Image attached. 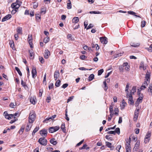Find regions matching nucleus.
Instances as JSON below:
<instances>
[{
    "label": "nucleus",
    "mask_w": 152,
    "mask_h": 152,
    "mask_svg": "<svg viewBox=\"0 0 152 152\" xmlns=\"http://www.w3.org/2000/svg\"><path fill=\"white\" fill-rule=\"evenodd\" d=\"M38 142L41 145L45 146L47 144V140L44 137L40 138L38 141Z\"/></svg>",
    "instance_id": "nucleus-1"
},
{
    "label": "nucleus",
    "mask_w": 152,
    "mask_h": 152,
    "mask_svg": "<svg viewBox=\"0 0 152 152\" xmlns=\"http://www.w3.org/2000/svg\"><path fill=\"white\" fill-rule=\"evenodd\" d=\"M18 0H17L16 2L13 3L11 5V7L13 9H15V10H18V9L20 7V4L17 3Z\"/></svg>",
    "instance_id": "nucleus-2"
},
{
    "label": "nucleus",
    "mask_w": 152,
    "mask_h": 152,
    "mask_svg": "<svg viewBox=\"0 0 152 152\" xmlns=\"http://www.w3.org/2000/svg\"><path fill=\"white\" fill-rule=\"evenodd\" d=\"M35 114H32L31 113H30L29 116V122L30 123H32L34 120Z\"/></svg>",
    "instance_id": "nucleus-3"
},
{
    "label": "nucleus",
    "mask_w": 152,
    "mask_h": 152,
    "mask_svg": "<svg viewBox=\"0 0 152 152\" xmlns=\"http://www.w3.org/2000/svg\"><path fill=\"white\" fill-rule=\"evenodd\" d=\"M47 131L45 129H43L40 131V135L45 138L47 135Z\"/></svg>",
    "instance_id": "nucleus-4"
},
{
    "label": "nucleus",
    "mask_w": 152,
    "mask_h": 152,
    "mask_svg": "<svg viewBox=\"0 0 152 152\" xmlns=\"http://www.w3.org/2000/svg\"><path fill=\"white\" fill-rule=\"evenodd\" d=\"M100 40L101 42L103 44H106L107 43V38L106 37H100Z\"/></svg>",
    "instance_id": "nucleus-5"
},
{
    "label": "nucleus",
    "mask_w": 152,
    "mask_h": 152,
    "mask_svg": "<svg viewBox=\"0 0 152 152\" xmlns=\"http://www.w3.org/2000/svg\"><path fill=\"white\" fill-rule=\"evenodd\" d=\"M28 40L30 47L31 48H33V46L32 39L31 35H29L28 36Z\"/></svg>",
    "instance_id": "nucleus-6"
},
{
    "label": "nucleus",
    "mask_w": 152,
    "mask_h": 152,
    "mask_svg": "<svg viewBox=\"0 0 152 152\" xmlns=\"http://www.w3.org/2000/svg\"><path fill=\"white\" fill-rule=\"evenodd\" d=\"M31 73L32 74V77L34 78L36 75L37 71L36 67L33 66H32Z\"/></svg>",
    "instance_id": "nucleus-7"
},
{
    "label": "nucleus",
    "mask_w": 152,
    "mask_h": 152,
    "mask_svg": "<svg viewBox=\"0 0 152 152\" xmlns=\"http://www.w3.org/2000/svg\"><path fill=\"white\" fill-rule=\"evenodd\" d=\"M4 116L5 118L8 119H10L12 118H13V115L12 114H9L7 113V111H5L4 112Z\"/></svg>",
    "instance_id": "nucleus-8"
},
{
    "label": "nucleus",
    "mask_w": 152,
    "mask_h": 152,
    "mask_svg": "<svg viewBox=\"0 0 152 152\" xmlns=\"http://www.w3.org/2000/svg\"><path fill=\"white\" fill-rule=\"evenodd\" d=\"M127 98H129V103L131 105H132L134 103V102L133 101V97L132 96V95L130 94V95H129L128 96V97H127Z\"/></svg>",
    "instance_id": "nucleus-9"
},
{
    "label": "nucleus",
    "mask_w": 152,
    "mask_h": 152,
    "mask_svg": "<svg viewBox=\"0 0 152 152\" xmlns=\"http://www.w3.org/2000/svg\"><path fill=\"white\" fill-rule=\"evenodd\" d=\"M50 55V52L47 49L45 50V52L44 55V58L46 59L48 58L49 56Z\"/></svg>",
    "instance_id": "nucleus-10"
},
{
    "label": "nucleus",
    "mask_w": 152,
    "mask_h": 152,
    "mask_svg": "<svg viewBox=\"0 0 152 152\" xmlns=\"http://www.w3.org/2000/svg\"><path fill=\"white\" fill-rule=\"evenodd\" d=\"M12 17V15L11 14H8L6 16H4L2 19L1 21L3 22L7 20L10 19Z\"/></svg>",
    "instance_id": "nucleus-11"
},
{
    "label": "nucleus",
    "mask_w": 152,
    "mask_h": 152,
    "mask_svg": "<svg viewBox=\"0 0 152 152\" xmlns=\"http://www.w3.org/2000/svg\"><path fill=\"white\" fill-rule=\"evenodd\" d=\"M127 64L126 63H124L122 65L119 66V69L120 72H124V66H126L127 65L126 64Z\"/></svg>",
    "instance_id": "nucleus-12"
},
{
    "label": "nucleus",
    "mask_w": 152,
    "mask_h": 152,
    "mask_svg": "<svg viewBox=\"0 0 152 152\" xmlns=\"http://www.w3.org/2000/svg\"><path fill=\"white\" fill-rule=\"evenodd\" d=\"M59 75V72L58 71H56L54 73V77L55 80H56L57 78L58 77Z\"/></svg>",
    "instance_id": "nucleus-13"
},
{
    "label": "nucleus",
    "mask_w": 152,
    "mask_h": 152,
    "mask_svg": "<svg viewBox=\"0 0 152 152\" xmlns=\"http://www.w3.org/2000/svg\"><path fill=\"white\" fill-rule=\"evenodd\" d=\"M32 125L29 123V124H28L26 126L25 130L26 132H28L30 130L31 127Z\"/></svg>",
    "instance_id": "nucleus-14"
},
{
    "label": "nucleus",
    "mask_w": 152,
    "mask_h": 152,
    "mask_svg": "<svg viewBox=\"0 0 152 152\" xmlns=\"http://www.w3.org/2000/svg\"><path fill=\"white\" fill-rule=\"evenodd\" d=\"M72 21L73 23H77L79 21V18L78 17H75L72 19Z\"/></svg>",
    "instance_id": "nucleus-15"
},
{
    "label": "nucleus",
    "mask_w": 152,
    "mask_h": 152,
    "mask_svg": "<svg viewBox=\"0 0 152 152\" xmlns=\"http://www.w3.org/2000/svg\"><path fill=\"white\" fill-rule=\"evenodd\" d=\"M139 68L140 69H141L142 68L143 70L146 69V66H144V62L143 61L141 62Z\"/></svg>",
    "instance_id": "nucleus-16"
},
{
    "label": "nucleus",
    "mask_w": 152,
    "mask_h": 152,
    "mask_svg": "<svg viewBox=\"0 0 152 152\" xmlns=\"http://www.w3.org/2000/svg\"><path fill=\"white\" fill-rule=\"evenodd\" d=\"M25 129V126H22L19 131L18 132V133L21 135L22 134Z\"/></svg>",
    "instance_id": "nucleus-17"
},
{
    "label": "nucleus",
    "mask_w": 152,
    "mask_h": 152,
    "mask_svg": "<svg viewBox=\"0 0 152 152\" xmlns=\"http://www.w3.org/2000/svg\"><path fill=\"white\" fill-rule=\"evenodd\" d=\"M17 32L18 34H22V28L21 27H18L17 29Z\"/></svg>",
    "instance_id": "nucleus-18"
},
{
    "label": "nucleus",
    "mask_w": 152,
    "mask_h": 152,
    "mask_svg": "<svg viewBox=\"0 0 152 152\" xmlns=\"http://www.w3.org/2000/svg\"><path fill=\"white\" fill-rule=\"evenodd\" d=\"M126 149H131L130 143H128V141L126 142Z\"/></svg>",
    "instance_id": "nucleus-19"
},
{
    "label": "nucleus",
    "mask_w": 152,
    "mask_h": 152,
    "mask_svg": "<svg viewBox=\"0 0 152 152\" xmlns=\"http://www.w3.org/2000/svg\"><path fill=\"white\" fill-rule=\"evenodd\" d=\"M55 140L54 138H53L51 139L50 141V142L54 145H56L57 143V142L56 141H55Z\"/></svg>",
    "instance_id": "nucleus-20"
},
{
    "label": "nucleus",
    "mask_w": 152,
    "mask_h": 152,
    "mask_svg": "<svg viewBox=\"0 0 152 152\" xmlns=\"http://www.w3.org/2000/svg\"><path fill=\"white\" fill-rule=\"evenodd\" d=\"M129 83H128L126 86V88L125 91L126 92V97H128V90L129 87Z\"/></svg>",
    "instance_id": "nucleus-21"
},
{
    "label": "nucleus",
    "mask_w": 152,
    "mask_h": 152,
    "mask_svg": "<svg viewBox=\"0 0 152 152\" xmlns=\"http://www.w3.org/2000/svg\"><path fill=\"white\" fill-rule=\"evenodd\" d=\"M126 104V102L124 101V100L123 99L122 101V104L121 105V109L122 110L124 108Z\"/></svg>",
    "instance_id": "nucleus-22"
},
{
    "label": "nucleus",
    "mask_w": 152,
    "mask_h": 152,
    "mask_svg": "<svg viewBox=\"0 0 152 152\" xmlns=\"http://www.w3.org/2000/svg\"><path fill=\"white\" fill-rule=\"evenodd\" d=\"M39 129V127L36 126L34 130H33V131L32 133V135L33 136H34L35 134V133Z\"/></svg>",
    "instance_id": "nucleus-23"
},
{
    "label": "nucleus",
    "mask_w": 152,
    "mask_h": 152,
    "mask_svg": "<svg viewBox=\"0 0 152 152\" xmlns=\"http://www.w3.org/2000/svg\"><path fill=\"white\" fill-rule=\"evenodd\" d=\"M143 95L142 94H141L140 95V97H139L137 99V101L136 102L135 104L137 103V102H140L141 101V102L142 101V99H143Z\"/></svg>",
    "instance_id": "nucleus-24"
},
{
    "label": "nucleus",
    "mask_w": 152,
    "mask_h": 152,
    "mask_svg": "<svg viewBox=\"0 0 152 152\" xmlns=\"http://www.w3.org/2000/svg\"><path fill=\"white\" fill-rule=\"evenodd\" d=\"M65 126L64 124H61V128L62 130L64 132H66V129L65 128Z\"/></svg>",
    "instance_id": "nucleus-25"
},
{
    "label": "nucleus",
    "mask_w": 152,
    "mask_h": 152,
    "mask_svg": "<svg viewBox=\"0 0 152 152\" xmlns=\"http://www.w3.org/2000/svg\"><path fill=\"white\" fill-rule=\"evenodd\" d=\"M125 63H126L127 64L126 66H124V69L125 70L129 71V66L128 65L127 62H125Z\"/></svg>",
    "instance_id": "nucleus-26"
},
{
    "label": "nucleus",
    "mask_w": 152,
    "mask_h": 152,
    "mask_svg": "<svg viewBox=\"0 0 152 152\" xmlns=\"http://www.w3.org/2000/svg\"><path fill=\"white\" fill-rule=\"evenodd\" d=\"M54 127H51L49 128V132L50 133H53L55 132Z\"/></svg>",
    "instance_id": "nucleus-27"
},
{
    "label": "nucleus",
    "mask_w": 152,
    "mask_h": 152,
    "mask_svg": "<svg viewBox=\"0 0 152 152\" xmlns=\"http://www.w3.org/2000/svg\"><path fill=\"white\" fill-rule=\"evenodd\" d=\"M103 84L104 85V86L103 88H104V90L106 91L108 89V87L107 86V83L105 81H104L103 82Z\"/></svg>",
    "instance_id": "nucleus-28"
},
{
    "label": "nucleus",
    "mask_w": 152,
    "mask_h": 152,
    "mask_svg": "<svg viewBox=\"0 0 152 152\" xmlns=\"http://www.w3.org/2000/svg\"><path fill=\"white\" fill-rule=\"evenodd\" d=\"M46 8L43 7L41 8V13H44V14H45L46 12Z\"/></svg>",
    "instance_id": "nucleus-29"
},
{
    "label": "nucleus",
    "mask_w": 152,
    "mask_h": 152,
    "mask_svg": "<svg viewBox=\"0 0 152 152\" xmlns=\"http://www.w3.org/2000/svg\"><path fill=\"white\" fill-rule=\"evenodd\" d=\"M29 53L30 54V56L32 57V58H33L34 57V53H33L32 50V51L29 50Z\"/></svg>",
    "instance_id": "nucleus-30"
},
{
    "label": "nucleus",
    "mask_w": 152,
    "mask_h": 152,
    "mask_svg": "<svg viewBox=\"0 0 152 152\" xmlns=\"http://www.w3.org/2000/svg\"><path fill=\"white\" fill-rule=\"evenodd\" d=\"M94 75L93 74H91L88 77V80L89 81H91L94 78Z\"/></svg>",
    "instance_id": "nucleus-31"
},
{
    "label": "nucleus",
    "mask_w": 152,
    "mask_h": 152,
    "mask_svg": "<svg viewBox=\"0 0 152 152\" xmlns=\"http://www.w3.org/2000/svg\"><path fill=\"white\" fill-rule=\"evenodd\" d=\"M15 69L17 71L19 75L20 76H21L22 75V74L19 69L17 67H15Z\"/></svg>",
    "instance_id": "nucleus-32"
},
{
    "label": "nucleus",
    "mask_w": 152,
    "mask_h": 152,
    "mask_svg": "<svg viewBox=\"0 0 152 152\" xmlns=\"http://www.w3.org/2000/svg\"><path fill=\"white\" fill-rule=\"evenodd\" d=\"M61 81L60 80H58L56 82L55 85L57 87H58L60 86Z\"/></svg>",
    "instance_id": "nucleus-33"
},
{
    "label": "nucleus",
    "mask_w": 152,
    "mask_h": 152,
    "mask_svg": "<svg viewBox=\"0 0 152 152\" xmlns=\"http://www.w3.org/2000/svg\"><path fill=\"white\" fill-rule=\"evenodd\" d=\"M10 47L12 48L13 50H14L15 48H14V42L12 41V42H10Z\"/></svg>",
    "instance_id": "nucleus-34"
},
{
    "label": "nucleus",
    "mask_w": 152,
    "mask_h": 152,
    "mask_svg": "<svg viewBox=\"0 0 152 152\" xmlns=\"http://www.w3.org/2000/svg\"><path fill=\"white\" fill-rule=\"evenodd\" d=\"M110 112V114H114L113 113V110L112 105H110L109 107Z\"/></svg>",
    "instance_id": "nucleus-35"
},
{
    "label": "nucleus",
    "mask_w": 152,
    "mask_h": 152,
    "mask_svg": "<svg viewBox=\"0 0 152 152\" xmlns=\"http://www.w3.org/2000/svg\"><path fill=\"white\" fill-rule=\"evenodd\" d=\"M49 38L48 37L44 39L43 42L45 43H46L49 41Z\"/></svg>",
    "instance_id": "nucleus-36"
},
{
    "label": "nucleus",
    "mask_w": 152,
    "mask_h": 152,
    "mask_svg": "<svg viewBox=\"0 0 152 152\" xmlns=\"http://www.w3.org/2000/svg\"><path fill=\"white\" fill-rule=\"evenodd\" d=\"M146 25V22L144 20L142 21L141 23V26L142 27H144Z\"/></svg>",
    "instance_id": "nucleus-37"
},
{
    "label": "nucleus",
    "mask_w": 152,
    "mask_h": 152,
    "mask_svg": "<svg viewBox=\"0 0 152 152\" xmlns=\"http://www.w3.org/2000/svg\"><path fill=\"white\" fill-rule=\"evenodd\" d=\"M122 54V53H121L117 52L115 54V57L117 58L119 56H121Z\"/></svg>",
    "instance_id": "nucleus-38"
},
{
    "label": "nucleus",
    "mask_w": 152,
    "mask_h": 152,
    "mask_svg": "<svg viewBox=\"0 0 152 152\" xmlns=\"http://www.w3.org/2000/svg\"><path fill=\"white\" fill-rule=\"evenodd\" d=\"M51 118H50V117L48 118H46L43 121V122L44 123H48V121H51Z\"/></svg>",
    "instance_id": "nucleus-39"
},
{
    "label": "nucleus",
    "mask_w": 152,
    "mask_h": 152,
    "mask_svg": "<svg viewBox=\"0 0 152 152\" xmlns=\"http://www.w3.org/2000/svg\"><path fill=\"white\" fill-rule=\"evenodd\" d=\"M136 87L135 86H134L133 87L131 91H132V94H134V93L136 92Z\"/></svg>",
    "instance_id": "nucleus-40"
},
{
    "label": "nucleus",
    "mask_w": 152,
    "mask_h": 152,
    "mask_svg": "<svg viewBox=\"0 0 152 152\" xmlns=\"http://www.w3.org/2000/svg\"><path fill=\"white\" fill-rule=\"evenodd\" d=\"M39 60L40 62L41 63L43 64L44 63V60L42 57H41V56H39Z\"/></svg>",
    "instance_id": "nucleus-41"
},
{
    "label": "nucleus",
    "mask_w": 152,
    "mask_h": 152,
    "mask_svg": "<svg viewBox=\"0 0 152 152\" xmlns=\"http://www.w3.org/2000/svg\"><path fill=\"white\" fill-rule=\"evenodd\" d=\"M104 72V70L103 69H101L99 70L98 71V75H101Z\"/></svg>",
    "instance_id": "nucleus-42"
},
{
    "label": "nucleus",
    "mask_w": 152,
    "mask_h": 152,
    "mask_svg": "<svg viewBox=\"0 0 152 152\" xmlns=\"http://www.w3.org/2000/svg\"><path fill=\"white\" fill-rule=\"evenodd\" d=\"M148 91H150L151 93H152V84H151L149 85V88L148 90Z\"/></svg>",
    "instance_id": "nucleus-43"
},
{
    "label": "nucleus",
    "mask_w": 152,
    "mask_h": 152,
    "mask_svg": "<svg viewBox=\"0 0 152 152\" xmlns=\"http://www.w3.org/2000/svg\"><path fill=\"white\" fill-rule=\"evenodd\" d=\"M67 8L68 9H71L72 8V4L71 3H68L67 4Z\"/></svg>",
    "instance_id": "nucleus-44"
},
{
    "label": "nucleus",
    "mask_w": 152,
    "mask_h": 152,
    "mask_svg": "<svg viewBox=\"0 0 152 152\" xmlns=\"http://www.w3.org/2000/svg\"><path fill=\"white\" fill-rule=\"evenodd\" d=\"M115 131V133H116L118 134H120V129L118 127L116 128Z\"/></svg>",
    "instance_id": "nucleus-45"
},
{
    "label": "nucleus",
    "mask_w": 152,
    "mask_h": 152,
    "mask_svg": "<svg viewBox=\"0 0 152 152\" xmlns=\"http://www.w3.org/2000/svg\"><path fill=\"white\" fill-rule=\"evenodd\" d=\"M131 46L134 47H137L138 46H139L140 45V44H135L134 43H132L131 44Z\"/></svg>",
    "instance_id": "nucleus-46"
},
{
    "label": "nucleus",
    "mask_w": 152,
    "mask_h": 152,
    "mask_svg": "<svg viewBox=\"0 0 152 152\" xmlns=\"http://www.w3.org/2000/svg\"><path fill=\"white\" fill-rule=\"evenodd\" d=\"M30 101V102L33 104H34L36 103L35 100L34 99V98H31Z\"/></svg>",
    "instance_id": "nucleus-47"
},
{
    "label": "nucleus",
    "mask_w": 152,
    "mask_h": 152,
    "mask_svg": "<svg viewBox=\"0 0 152 152\" xmlns=\"http://www.w3.org/2000/svg\"><path fill=\"white\" fill-rule=\"evenodd\" d=\"M36 19L38 20L39 19H40L41 16L39 14L36 15Z\"/></svg>",
    "instance_id": "nucleus-48"
},
{
    "label": "nucleus",
    "mask_w": 152,
    "mask_h": 152,
    "mask_svg": "<svg viewBox=\"0 0 152 152\" xmlns=\"http://www.w3.org/2000/svg\"><path fill=\"white\" fill-rule=\"evenodd\" d=\"M74 97V96H72L69 97L68 99L67 100V103H68L69 102L71 101Z\"/></svg>",
    "instance_id": "nucleus-49"
},
{
    "label": "nucleus",
    "mask_w": 152,
    "mask_h": 152,
    "mask_svg": "<svg viewBox=\"0 0 152 152\" xmlns=\"http://www.w3.org/2000/svg\"><path fill=\"white\" fill-rule=\"evenodd\" d=\"M87 58L86 56L84 55H81L80 57V58L83 60L85 59L86 58Z\"/></svg>",
    "instance_id": "nucleus-50"
},
{
    "label": "nucleus",
    "mask_w": 152,
    "mask_h": 152,
    "mask_svg": "<svg viewBox=\"0 0 152 152\" xmlns=\"http://www.w3.org/2000/svg\"><path fill=\"white\" fill-rule=\"evenodd\" d=\"M106 146H107L108 148H110L112 144L111 143L109 142H106Z\"/></svg>",
    "instance_id": "nucleus-51"
},
{
    "label": "nucleus",
    "mask_w": 152,
    "mask_h": 152,
    "mask_svg": "<svg viewBox=\"0 0 152 152\" xmlns=\"http://www.w3.org/2000/svg\"><path fill=\"white\" fill-rule=\"evenodd\" d=\"M114 111L115 112L114 113V114L115 115H118V108H116L115 109Z\"/></svg>",
    "instance_id": "nucleus-52"
},
{
    "label": "nucleus",
    "mask_w": 152,
    "mask_h": 152,
    "mask_svg": "<svg viewBox=\"0 0 152 152\" xmlns=\"http://www.w3.org/2000/svg\"><path fill=\"white\" fill-rule=\"evenodd\" d=\"M21 84L23 87H27V85L26 84V83L24 82L23 80L21 81Z\"/></svg>",
    "instance_id": "nucleus-53"
},
{
    "label": "nucleus",
    "mask_w": 152,
    "mask_h": 152,
    "mask_svg": "<svg viewBox=\"0 0 152 152\" xmlns=\"http://www.w3.org/2000/svg\"><path fill=\"white\" fill-rule=\"evenodd\" d=\"M139 111V109H136L134 112V115H138V116Z\"/></svg>",
    "instance_id": "nucleus-54"
},
{
    "label": "nucleus",
    "mask_w": 152,
    "mask_h": 152,
    "mask_svg": "<svg viewBox=\"0 0 152 152\" xmlns=\"http://www.w3.org/2000/svg\"><path fill=\"white\" fill-rule=\"evenodd\" d=\"M116 127V125H115L113 127H109L107 128L105 130V131H107L110 129H115Z\"/></svg>",
    "instance_id": "nucleus-55"
},
{
    "label": "nucleus",
    "mask_w": 152,
    "mask_h": 152,
    "mask_svg": "<svg viewBox=\"0 0 152 152\" xmlns=\"http://www.w3.org/2000/svg\"><path fill=\"white\" fill-rule=\"evenodd\" d=\"M107 134H113L115 135V131H110L107 132Z\"/></svg>",
    "instance_id": "nucleus-56"
},
{
    "label": "nucleus",
    "mask_w": 152,
    "mask_h": 152,
    "mask_svg": "<svg viewBox=\"0 0 152 152\" xmlns=\"http://www.w3.org/2000/svg\"><path fill=\"white\" fill-rule=\"evenodd\" d=\"M121 147V145H118L116 148V149L117 150H118L119 152H120L119 150Z\"/></svg>",
    "instance_id": "nucleus-57"
},
{
    "label": "nucleus",
    "mask_w": 152,
    "mask_h": 152,
    "mask_svg": "<svg viewBox=\"0 0 152 152\" xmlns=\"http://www.w3.org/2000/svg\"><path fill=\"white\" fill-rule=\"evenodd\" d=\"M127 12L129 14L131 15H135L136 14V13L132 11H128Z\"/></svg>",
    "instance_id": "nucleus-58"
},
{
    "label": "nucleus",
    "mask_w": 152,
    "mask_h": 152,
    "mask_svg": "<svg viewBox=\"0 0 152 152\" xmlns=\"http://www.w3.org/2000/svg\"><path fill=\"white\" fill-rule=\"evenodd\" d=\"M53 88V83H51L49 85V90L51 89L52 88Z\"/></svg>",
    "instance_id": "nucleus-59"
},
{
    "label": "nucleus",
    "mask_w": 152,
    "mask_h": 152,
    "mask_svg": "<svg viewBox=\"0 0 152 152\" xmlns=\"http://www.w3.org/2000/svg\"><path fill=\"white\" fill-rule=\"evenodd\" d=\"M114 114H110V116L108 117V121H110L111 120Z\"/></svg>",
    "instance_id": "nucleus-60"
},
{
    "label": "nucleus",
    "mask_w": 152,
    "mask_h": 152,
    "mask_svg": "<svg viewBox=\"0 0 152 152\" xmlns=\"http://www.w3.org/2000/svg\"><path fill=\"white\" fill-rule=\"evenodd\" d=\"M151 133L149 132H148L146 134V137L149 139L150 137L151 136Z\"/></svg>",
    "instance_id": "nucleus-61"
},
{
    "label": "nucleus",
    "mask_w": 152,
    "mask_h": 152,
    "mask_svg": "<svg viewBox=\"0 0 152 152\" xmlns=\"http://www.w3.org/2000/svg\"><path fill=\"white\" fill-rule=\"evenodd\" d=\"M38 6V4L37 3H36V2H34V3L33 7L34 9H36L37 7Z\"/></svg>",
    "instance_id": "nucleus-62"
},
{
    "label": "nucleus",
    "mask_w": 152,
    "mask_h": 152,
    "mask_svg": "<svg viewBox=\"0 0 152 152\" xmlns=\"http://www.w3.org/2000/svg\"><path fill=\"white\" fill-rule=\"evenodd\" d=\"M87 146V145L86 144H84L83 145V146L82 147L80 148H79V149L80 150H82V149H86V147Z\"/></svg>",
    "instance_id": "nucleus-63"
},
{
    "label": "nucleus",
    "mask_w": 152,
    "mask_h": 152,
    "mask_svg": "<svg viewBox=\"0 0 152 152\" xmlns=\"http://www.w3.org/2000/svg\"><path fill=\"white\" fill-rule=\"evenodd\" d=\"M146 88V87L145 85L144 84H142V86L140 88V89H141V90H143Z\"/></svg>",
    "instance_id": "nucleus-64"
}]
</instances>
